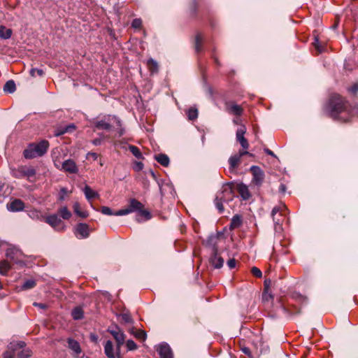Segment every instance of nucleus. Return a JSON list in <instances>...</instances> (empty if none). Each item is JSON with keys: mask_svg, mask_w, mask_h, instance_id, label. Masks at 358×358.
Segmentation results:
<instances>
[{"mask_svg": "<svg viewBox=\"0 0 358 358\" xmlns=\"http://www.w3.org/2000/svg\"><path fill=\"white\" fill-rule=\"evenodd\" d=\"M203 37L201 34H197L195 36V50L200 52L202 50Z\"/></svg>", "mask_w": 358, "mask_h": 358, "instance_id": "c756f323", "label": "nucleus"}, {"mask_svg": "<svg viewBox=\"0 0 358 358\" xmlns=\"http://www.w3.org/2000/svg\"><path fill=\"white\" fill-rule=\"evenodd\" d=\"M36 286V281L34 280H27L22 285L21 289L23 290L34 288Z\"/></svg>", "mask_w": 358, "mask_h": 358, "instance_id": "f704fd0d", "label": "nucleus"}, {"mask_svg": "<svg viewBox=\"0 0 358 358\" xmlns=\"http://www.w3.org/2000/svg\"><path fill=\"white\" fill-rule=\"evenodd\" d=\"M4 27H0V37L4 39L9 38L11 36L12 31L9 29H6L5 32L3 31Z\"/></svg>", "mask_w": 358, "mask_h": 358, "instance_id": "e433bc0d", "label": "nucleus"}, {"mask_svg": "<svg viewBox=\"0 0 358 358\" xmlns=\"http://www.w3.org/2000/svg\"><path fill=\"white\" fill-rule=\"evenodd\" d=\"M76 235L80 236V238H86L90 235V228L87 224L79 223L76 227Z\"/></svg>", "mask_w": 358, "mask_h": 358, "instance_id": "4468645a", "label": "nucleus"}, {"mask_svg": "<svg viewBox=\"0 0 358 358\" xmlns=\"http://www.w3.org/2000/svg\"><path fill=\"white\" fill-rule=\"evenodd\" d=\"M237 190L243 200H248L250 197L248 187L243 183L237 185Z\"/></svg>", "mask_w": 358, "mask_h": 358, "instance_id": "aec40b11", "label": "nucleus"}, {"mask_svg": "<svg viewBox=\"0 0 358 358\" xmlns=\"http://www.w3.org/2000/svg\"><path fill=\"white\" fill-rule=\"evenodd\" d=\"M234 199V191L231 185L227 183L222 185V189L216 194L215 205L220 213L224 212L223 203H228Z\"/></svg>", "mask_w": 358, "mask_h": 358, "instance_id": "7ed1b4c3", "label": "nucleus"}, {"mask_svg": "<svg viewBox=\"0 0 358 358\" xmlns=\"http://www.w3.org/2000/svg\"><path fill=\"white\" fill-rule=\"evenodd\" d=\"M110 116L109 115L106 119L98 120L94 123V127L98 129L110 130L111 124L110 123Z\"/></svg>", "mask_w": 358, "mask_h": 358, "instance_id": "a211bd4d", "label": "nucleus"}, {"mask_svg": "<svg viewBox=\"0 0 358 358\" xmlns=\"http://www.w3.org/2000/svg\"><path fill=\"white\" fill-rule=\"evenodd\" d=\"M271 283V280H264V290H268V286H269V284Z\"/></svg>", "mask_w": 358, "mask_h": 358, "instance_id": "680f3d73", "label": "nucleus"}, {"mask_svg": "<svg viewBox=\"0 0 358 358\" xmlns=\"http://www.w3.org/2000/svg\"><path fill=\"white\" fill-rule=\"evenodd\" d=\"M7 208L12 212L20 211L24 209V203L20 199H15L8 204Z\"/></svg>", "mask_w": 358, "mask_h": 358, "instance_id": "dca6fc26", "label": "nucleus"}, {"mask_svg": "<svg viewBox=\"0 0 358 358\" xmlns=\"http://www.w3.org/2000/svg\"><path fill=\"white\" fill-rule=\"evenodd\" d=\"M143 168V164L141 162H135L133 169L136 171H140Z\"/></svg>", "mask_w": 358, "mask_h": 358, "instance_id": "09e8293b", "label": "nucleus"}, {"mask_svg": "<svg viewBox=\"0 0 358 358\" xmlns=\"http://www.w3.org/2000/svg\"><path fill=\"white\" fill-rule=\"evenodd\" d=\"M141 24H142V21L139 18H136V19L133 20V21L131 22L132 27H134L135 29L140 28Z\"/></svg>", "mask_w": 358, "mask_h": 358, "instance_id": "de8ad7c7", "label": "nucleus"}, {"mask_svg": "<svg viewBox=\"0 0 358 358\" xmlns=\"http://www.w3.org/2000/svg\"><path fill=\"white\" fill-rule=\"evenodd\" d=\"M69 348L73 351L76 355H79L81 352V348L80 346L79 343L73 339V338H68L67 340Z\"/></svg>", "mask_w": 358, "mask_h": 358, "instance_id": "412c9836", "label": "nucleus"}, {"mask_svg": "<svg viewBox=\"0 0 358 358\" xmlns=\"http://www.w3.org/2000/svg\"><path fill=\"white\" fill-rule=\"evenodd\" d=\"M244 155L252 156V154L250 153L247 150H240L238 153L231 155L229 159V169L234 170L240 164L241 159Z\"/></svg>", "mask_w": 358, "mask_h": 358, "instance_id": "0eeeda50", "label": "nucleus"}, {"mask_svg": "<svg viewBox=\"0 0 358 358\" xmlns=\"http://www.w3.org/2000/svg\"><path fill=\"white\" fill-rule=\"evenodd\" d=\"M68 190L66 187H62L60 189L58 200L62 201L65 199V196L68 194Z\"/></svg>", "mask_w": 358, "mask_h": 358, "instance_id": "37998d69", "label": "nucleus"}, {"mask_svg": "<svg viewBox=\"0 0 358 358\" xmlns=\"http://www.w3.org/2000/svg\"><path fill=\"white\" fill-rule=\"evenodd\" d=\"M218 237L216 235H210L206 241V245L212 248V252H214V248L217 247V240Z\"/></svg>", "mask_w": 358, "mask_h": 358, "instance_id": "393cba45", "label": "nucleus"}, {"mask_svg": "<svg viewBox=\"0 0 358 358\" xmlns=\"http://www.w3.org/2000/svg\"><path fill=\"white\" fill-rule=\"evenodd\" d=\"M102 143V139L101 138H95L92 141V143L94 145H100Z\"/></svg>", "mask_w": 358, "mask_h": 358, "instance_id": "13d9d810", "label": "nucleus"}, {"mask_svg": "<svg viewBox=\"0 0 358 358\" xmlns=\"http://www.w3.org/2000/svg\"><path fill=\"white\" fill-rule=\"evenodd\" d=\"M104 352L108 358H116L120 357V351L116 349V352H114L113 345L110 341L106 342L104 345Z\"/></svg>", "mask_w": 358, "mask_h": 358, "instance_id": "2eb2a0df", "label": "nucleus"}, {"mask_svg": "<svg viewBox=\"0 0 358 358\" xmlns=\"http://www.w3.org/2000/svg\"><path fill=\"white\" fill-rule=\"evenodd\" d=\"M60 169L69 173H77L78 172V166L72 159H66L63 162Z\"/></svg>", "mask_w": 358, "mask_h": 358, "instance_id": "9b49d317", "label": "nucleus"}, {"mask_svg": "<svg viewBox=\"0 0 358 358\" xmlns=\"http://www.w3.org/2000/svg\"><path fill=\"white\" fill-rule=\"evenodd\" d=\"M108 332L113 336L117 342V350L120 351L121 345L124 343L125 335L123 331L117 327H110Z\"/></svg>", "mask_w": 358, "mask_h": 358, "instance_id": "423d86ee", "label": "nucleus"}, {"mask_svg": "<svg viewBox=\"0 0 358 358\" xmlns=\"http://www.w3.org/2000/svg\"><path fill=\"white\" fill-rule=\"evenodd\" d=\"M251 273L252 275L257 278H262V273L260 269H259L257 267H252L251 269Z\"/></svg>", "mask_w": 358, "mask_h": 358, "instance_id": "a18cd8bd", "label": "nucleus"}, {"mask_svg": "<svg viewBox=\"0 0 358 358\" xmlns=\"http://www.w3.org/2000/svg\"><path fill=\"white\" fill-rule=\"evenodd\" d=\"M91 339L94 341H96L97 337L95 335H91Z\"/></svg>", "mask_w": 358, "mask_h": 358, "instance_id": "69168bd1", "label": "nucleus"}, {"mask_svg": "<svg viewBox=\"0 0 358 358\" xmlns=\"http://www.w3.org/2000/svg\"><path fill=\"white\" fill-rule=\"evenodd\" d=\"M315 48L317 50L318 53H322L324 50V48L320 45L317 38H315V42L313 43Z\"/></svg>", "mask_w": 358, "mask_h": 358, "instance_id": "ea45409f", "label": "nucleus"}, {"mask_svg": "<svg viewBox=\"0 0 358 358\" xmlns=\"http://www.w3.org/2000/svg\"><path fill=\"white\" fill-rule=\"evenodd\" d=\"M272 295L268 293V290H264L262 294V299L264 300L268 301L269 299H272Z\"/></svg>", "mask_w": 358, "mask_h": 358, "instance_id": "864d4df0", "label": "nucleus"}, {"mask_svg": "<svg viewBox=\"0 0 358 358\" xmlns=\"http://www.w3.org/2000/svg\"><path fill=\"white\" fill-rule=\"evenodd\" d=\"M227 110L229 113L237 116L241 115L243 113V108L234 103H227Z\"/></svg>", "mask_w": 358, "mask_h": 358, "instance_id": "6ab92c4d", "label": "nucleus"}, {"mask_svg": "<svg viewBox=\"0 0 358 358\" xmlns=\"http://www.w3.org/2000/svg\"><path fill=\"white\" fill-rule=\"evenodd\" d=\"M129 151L138 159H143V155L140 150L135 145H130L129 146Z\"/></svg>", "mask_w": 358, "mask_h": 358, "instance_id": "72a5a7b5", "label": "nucleus"}, {"mask_svg": "<svg viewBox=\"0 0 358 358\" xmlns=\"http://www.w3.org/2000/svg\"><path fill=\"white\" fill-rule=\"evenodd\" d=\"M101 212L104 214V215H115V213H113L111 208H110L109 207H107V206H103L101 207Z\"/></svg>", "mask_w": 358, "mask_h": 358, "instance_id": "49530a36", "label": "nucleus"}, {"mask_svg": "<svg viewBox=\"0 0 358 358\" xmlns=\"http://www.w3.org/2000/svg\"><path fill=\"white\" fill-rule=\"evenodd\" d=\"M10 266L9 263L6 261H1L0 262V273L2 275H6V273L10 269Z\"/></svg>", "mask_w": 358, "mask_h": 358, "instance_id": "2f4dec72", "label": "nucleus"}, {"mask_svg": "<svg viewBox=\"0 0 358 358\" xmlns=\"http://www.w3.org/2000/svg\"><path fill=\"white\" fill-rule=\"evenodd\" d=\"M210 261L215 268H220L222 267L224 259L222 257L220 256L217 248H215L214 252H212V256Z\"/></svg>", "mask_w": 358, "mask_h": 358, "instance_id": "ddd939ff", "label": "nucleus"}, {"mask_svg": "<svg viewBox=\"0 0 358 358\" xmlns=\"http://www.w3.org/2000/svg\"><path fill=\"white\" fill-rule=\"evenodd\" d=\"M126 346L128 350H134L137 348V345L133 340H128L126 342Z\"/></svg>", "mask_w": 358, "mask_h": 358, "instance_id": "79ce46f5", "label": "nucleus"}, {"mask_svg": "<svg viewBox=\"0 0 358 358\" xmlns=\"http://www.w3.org/2000/svg\"><path fill=\"white\" fill-rule=\"evenodd\" d=\"M143 205L142 203L138 201L135 199H131L129 201V204L128 207L125 209H121L117 212H115L116 216H122L125 215L129 213L138 211L139 213L145 217L146 220H150L151 218L150 213L146 210H143Z\"/></svg>", "mask_w": 358, "mask_h": 358, "instance_id": "20e7f679", "label": "nucleus"}, {"mask_svg": "<svg viewBox=\"0 0 358 358\" xmlns=\"http://www.w3.org/2000/svg\"><path fill=\"white\" fill-rule=\"evenodd\" d=\"M250 171L253 176V183H255L257 185H262L264 178V173L263 171L257 166H251Z\"/></svg>", "mask_w": 358, "mask_h": 358, "instance_id": "1a4fd4ad", "label": "nucleus"}, {"mask_svg": "<svg viewBox=\"0 0 358 358\" xmlns=\"http://www.w3.org/2000/svg\"><path fill=\"white\" fill-rule=\"evenodd\" d=\"M273 220L275 224V231L276 233H280L282 230V225L280 224V220L275 217H273Z\"/></svg>", "mask_w": 358, "mask_h": 358, "instance_id": "58836bf2", "label": "nucleus"}, {"mask_svg": "<svg viewBox=\"0 0 358 358\" xmlns=\"http://www.w3.org/2000/svg\"><path fill=\"white\" fill-rule=\"evenodd\" d=\"M6 255L7 258L16 264H20L21 262L20 258L22 257V252L15 247L8 248L6 250Z\"/></svg>", "mask_w": 358, "mask_h": 358, "instance_id": "9d476101", "label": "nucleus"}, {"mask_svg": "<svg viewBox=\"0 0 358 358\" xmlns=\"http://www.w3.org/2000/svg\"><path fill=\"white\" fill-rule=\"evenodd\" d=\"M349 91L353 94H355L358 92V83L354 84L350 89Z\"/></svg>", "mask_w": 358, "mask_h": 358, "instance_id": "4d7b16f0", "label": "nucleus"}, {"mask_svg": "<svg viewBox=\"0 0 358 358\" xmlns=\"http://www.w3.org/2000/svg\"><path fill=\"white\" fill-rule=\"evenodd\" d=\"M36 169L32 166H20L12 170V175L15 178H27L29 180L36 176Z\"/></svg>", "mask_w": 358, "mask_h": 358, "instance_id": "39448f33", "label": "nucleus"}, {"mask_svg": "<svg viewBox=\"0 0 358 358\" xmlns=\"http://www.w3.org/2000/svg\"><path fill=\"white\" fill-rule=\"evenodd\" d=\"M160 358H173V352L170 346L166 343H161L157 349Z\"/></svg>", "mask_w": 358, "mask_h": 358, "instance_id": "f8f14e48", "label": "nucleus"}, {"mask_svg": "<svg viewBox=\"0 0 358 358\" xmlns=\"http://www.w3.org/2000/svg\"><path fill=\"white\" fill-rule=\"evenodd\" d=\"M33 305L36 307L41 308V309H46L48 308V306L45 303H43L34 302L33 303Z\"/></svg>", "mask_w": 358, "mask_h": 358, "instance_id": "6e6d98bb", "label": "nucleus"}, {"mask_svg": "<svg viewBox=\"0 0 358 358\" xmlns=\"http://www.w3.org/2000/svg\"><path fill=\"white\" fill-rule=\"evenodd\" d=\"M45 222H47L54 229H57L62 222L57 215L53 214L48 215L45 218Z\"/></svg>", "mask_w": 358, "mask_h": 358, "instance_id": "f3484780", "label": "nucleus"}, {"mask_svg": "<svg viewBox=\"0 0 358 358\" xmlns=\"http://www.w3.org/2000/svg\"><path fill=\"white\" fill-rule=\"evenodd\" d=\"M83 315L84 312L80 307H76L72 310L71 316L74 320H81L83 317Z\"/></svg>", "mask_w": 358, "mask_h": 358, "instance_id": "bb28decb", "label": "nucleus"}, {"mask_svg": "<svg viewBox=\"0 0 358 358\" xmlns=\"http://www.w3.org/2000/svg\"><path fill=\"white\" fill-rule=\"evenodd\" d=\"M280 213V215H282L281 213V207L280 206H275L271 211V216L272 217H275V215L278 213Z\"/></svg>", "mask_w": 358, "mask_h": 358, "instance_id": "3c124183", "label": "nucleus"}, {"mask_svg": "<svg viewBox=\"0 0 358 358\" xmlns=\"http://www.w3.org/2000/svg\"><path fill=\"white\" fill-rule=\"evenodd\" d=\"M15 83L12 80L7 81L3 86V90L6 92L13 93L15 91Z\"/></svg>", "mask_w": 358, "mask_h": 358, "instance_id": "cd10ccee", "label": "nucleus"}, {"mask_svg": "<svg viewBox=\"0 0 358 358\" xmlns=\"http://www.w3.org/2000/svg\"><path fill=\"white\" fill-rule=\"evenodd\" d=\"M147 65L151 73H155L158 71V64L153 59H150L147 62Z\"/></svg>", "mask_w": 358, "mask_h": 358, "instance_id": "c85d7f7f", "label": "nucleus"}, {"mask_svg": "<svg viewBox=\"0 0 358 358\" xmlns=\"http://www.w3.org/2000/svg\"><path fill=\"white\" fill-rule=\"evenodd\" d=\"M36 74H37L39 76H42L44 74V72H43V69L32 68L30 70V75L32 77H35Z\"/></svg>", "mask_w": 358, "mask_h": 358, "instance_id": "a19ab883", "label": "nucleus"}, {"mask_svg": "<svg viewBox=\"0 0 358 358\" xmlns=\"http://www.w3.org/2000/svg\"><path fill=\"white\" fill-rule=\"evenodd\" d=\"M73 210L76 215H78V216H80L83 218L87 217L88 216V213L87 212L80 211V205L78 203H75L73 204Z\"/></svg>", "mask_w": 358, "mask_h": 358, "instance_id": "473e14b6", "label": "nucleus"}, {"mask_svg": "<svg viewBox=\"0 0 358 358\" xmlns=\"http://www.w3.org/2000/svg\"><path fill=\"white\" fill-rule=\"evenodd\" d=\"M155 159L163 166H167L169 164V158L165 154H159L155 155Z\"/></svg>", "mask_w": 358, "mask_h": 358, "instance_id": "5701e85b", "label": "nucleus"}, {"mask_svg": "<svg viewBox=\"0 0 358 358\" xmlns=\"http://www.w3.org/2000/svg\"><path fill=\"white\" fill-rule=\"evenodd\" d=\"M245 132V127L244 126H241L237 129L236 134V141L241 144L243 149V150H246L249 148V143L244 136Z\"/></svg>", "mask_w": 358, "mask_h": 358, "instance_id": "6e6552de", "label": "nucleus"}, {"mask_svg": "<svg viewBox=\"0 0 358 358\" xmlns=\"http://www.w3.org/2000/svg\"><path fill=\"white\" fill-rule=\"evenodd\" d=\"M149 173L154 179H156V175L152 170H150Z\"/></svg>", "mask_w": 358, "mask_h": 358, "instance_id": "e2e57ef3", "label": "nucleus"}, {"mask_svg": "<svg viewBox=\"0 0 358 358\" xmlns=\"http://www.w3.org/2000/svg\"><path fill=\"white\" fill-rule=\"evenodd\" d=\"M98 154L95 153V152H90L87 154V157L86 158L87 159H92L93 160H96L98 159Z\"/></svg>", "mask_w": 358, "mask_h": 358, "instance_id": "8fccbe9b", "label": "nucleus"}, {"mask_svg": "<svg viewBox=\"0 0 358 358\" xmlns=\"http://www.w3.org/2000/svg\"><path fill=\"white\" fill-rule=\"evenodd\" d=\"M25 345V343L24 342H20L19 343L20 348H23Z\"/></svg>", "mask_w": 358, "mask_h": 358, "instance_id": "338daca9", "label": "nucleus"}, {"mask_svg": "<svg viewBox=\"0 0 358 358\" xmlns=\"http://www.w3.org/2000/svg\"><path fill=\"white\" fill-rule=\"evenodd\" d=\"M286 189H287L286 185L285 184H280V185L279 187V192L282 194H285L286 192Z\"/></svg>", "mask_w": 358, "mask_h": 358, "instance_id": "bf43d9fd", "label": "nucleus"}, {"mask_svg": "<svg viewBox=\"0 0 358 358\" xmlns=\"http://www.w3.org/2000/svg\"><path fill=\"white\" fill-rule=\"evenodd\" d=\"M242 224V219L239 215H235L231 221L230 229H236Z\"/></svg>", "mask_w": 358, "mask_h": 358, "instance_id": "a878e982", "label": "nucleus"}, {"mask_svg": "<svg viewBox=\"0 0 358 358\" xmlns=\"http://www.w3.org/2000/svg\"><path fill=\"white\" fill-rule=\"evenodd\" d=\"M227 265L229 268L232 269L236 266V260L234 259H230L227 261Z\"/></svg>", "mask_w": 358, "mask_h": 358, "instance_id": "5fc2aeb1", "label": "nucleus"}, {"mask_svg": "<svg viewBox=\"0 0 358 358\" xmlns=\"http://www.w3.org/2000/svg\"><path fill=\"white\" fill-rule=\"evenodd\" d=\"M83 192L86 199L89 201L99 196V194L96 192L94 191L89 185L85 186L83 188Z\"/></svg>", "mask_w": 358, "mask_h": 358, "instance_id": "4be33fe9", "label": "nucleus"}, {"mask_svg": "<svg viewBox=\"0 0 358 358\" xmlns=\"http://www.w3.org/2000/svg\"><path fill=\"white\" fill-rule=\"evenodd\" d=\"M249 351H250V350H249V349H248V348H243V352L244 353H245V354H249Z\"/></svg>", "mask_w": 358, "mask_h": 358, "instance_id": "0e129e2a", "label": "nucleus"}, {"mask_svg": "<svg viewBox=\"0 0 358 358\" xmlns=\"http://www.w3.org/2000/svg\"><path fill=\"white\" fill-rule=\"evenodd\" d=\"M214 60H215V62H216L217 64H218V61H217V59L216 57H213Z\"/></svg>", "mask_w": 358, "mask_h": 358, "instance_id": "774afa93", "label": "nucleus"}, {"mask_svg": "<svg viewBox=\"0 0 358 358\" xmlns=\"http://www.w3.org/2000/svg\"><path fill=\"white\" fill-rule=\"evenodd\" d=\"M120 317L124 323H133V320L129 313H122L120 315Z\"/></svg>", "mask_w": 358, "mask_h": 358, "instance_id": "4c0bfd02", "label": "nucleus"}, {"mask_svg": "<svg viewBox=\"0 0 358 358\" xmlns=\"http://www.w3.org/2000/svg\"><path fill=\"white\" fill-rule=\"evenodd\" d=\"M31 352L29 350H22L17 355V358H29Z\"/></svg>", "mask_w": 358, "mask_h": 358, "instance_id": "c03bdc74", "label": "nucleus"}, {"mask_svg": "<svg viewBox=\"0 0 358 358\" xmlns=\"http://www.w3.org/2000/svg\"><path fill=\"white\" fill-rule=\"evenodd\" d=\"M130 333L133 334L136 338L145 341L147 338L146 332L141 329L135 330L134 328H131L130 330Z\"/></svg>", "mask_w": 358, "mask_h": 358, "instance_id": "b1692460", "label": "nucleus"}, {"mask_svg": "<svg viewBox=\"0 0 358 358\" xmlns=\"http://www.w3.org/2000/svg\"><path fill=\"white\" fill-rule=\"evenodd\" d=\"M50 143L47 140L29 143L23 151L25 159H31L43 156L48 150Z\"/></svg>", "mask_w": 358, "mask_h": 358, "instance_id": "f03ea898", "label": "nucleus"}, {"mask_svg": "<svg viewBox=\"0 0 358 358\" xmlns=\"http://www.w3.org/2000/svg\"><path fill=\"white\" fill-rule=\"evenodd\" d=\"M15 352L13 351H6L3 353V358H14Z\"/></svg>", "mask_w": 358, "mask_h": 358, "instance_id": "603ef678", "label": "nucleus"}, {"mask_svg": "<svg viewBox=\"0 0 358 358\" xmlns=\"http://www.w3.org/2000/svg\"><path fill=\"white\" fill-rule=\"evenodd\" d=\"M187 114L189 120H194L198 117V110L196 108H191L187 110Z\"/></svg>", "mask_w": 358, "mask_h": 358, "instance_id": "c9c22d12", "label": "nucleus"}, {"mask_svg": "<svg viewBox=\"0 0 358 358\" xmlns=\"http://www.w3.org/2000/svg\"><path fill=\"white\" fill-rule=\"evenodd\" d=\"M264 152H265L267 155H271V156L274 157H276V156H275V155L273 153V151H271V150H269L268 148H265V149H264Z\"/></svg>", "mask_w": 358, "mask_h": 358, "instance_id": "052dcab7", "label": "nucleus"}, {"mask_svg": "<svg viewBox=\"0 0 358 358\" xmlns=\"http://www.w3.org/2000/svg\"><path fill=\"white\" fill-rule=\"evenodd\" d=\"M327 110L330 116L334 119H339L348 122L352 116H358V105L350 106L339 94H333L329 99Z\"/></svg>", "mask_w": 358, "mask_h": 358, "instance_id": "f257e3e1", "label": "nucleus"}, {"mask_svg": "<svg viewBox=\"0 0 358 358\" xmlns=\"http://www.w3.org/2000/svg\"><path fill=\"white\" fill-rule=\"evenodd\" d=\"M60 216L64 220H69L71 217V213L68 210L67 207L64 206L59 210Z\"/></svg>", "mask_w": 358, "mask_h": 358, "instance_id": "7c9ffc66", "label": "nucleus"}]
</instances>
